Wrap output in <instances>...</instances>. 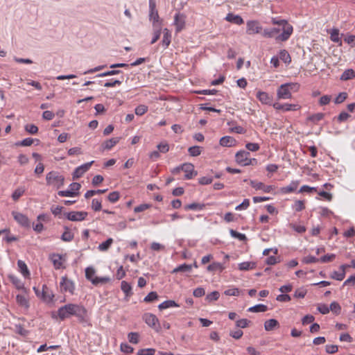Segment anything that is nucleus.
Segmentation results:
<instances>
[{
  "label": "nucleus",
  "instance_id": "obj_1",
  "mask_svg": "<svg viewBox=\"0 0 355 355\" xmlns=\"http://www.w3.org/2000/svg\"><path fill=\"white\" fill-rule=\"evenodd\" d=\"M87 313V309L83 305L69 303L58 309V316L61 320L76 316L80 322H85Z\"/></svg>",
  "mask_w": 355,
  "mask_h": 355
},
{
  "label": "nucleus",
  "instance_id": "obj_2",
  "mask_svg": "<svg viewBox=\"0 0 355 355\" xmlns=\"http://www.w3.org/2000/svg\"><path fill=\"white\" fill-rule=\"evenodd\" d=\"M271 21L272 24L278 25L282 27V33L276 37V41L285 42L288 40L293 33V26L285 19L272 18Z\"/></svg>",
  "mask_w": 355,
  "mask_h": 355
},
{
  "label": "nucleus",
  "instance_id": "obj_3",
  "mask_svg": "<svg viewBox=\"0 0 355 355\" xmlns=\"http://www.w3.org/2000/svg\"><path fill=\"white\" fill-rule=\"evenodd\" d=\"M46 184L58 189L64 185V178L58 172L52 171L46 175Z\"/></svg>",
  "mask_w": 355,
  "mask_h": 355
},
{
  "label": "nucleus",
  "instance_id": "obj_4",
  "mask_svg": "<svg viewBox=\"0 0 355 355\" xmlns=\"http://www.w3.org/2000/svg\"><path fill=\"white\" fill-rule=\"evenodd\" d=\"M297 83H288L281 85L277 90V98L281 99H289L292 97L291 90L297 88Z\"/></svg>",
  "mask_w": 355,
  "mask_h": 355
},
{
  "label": "nucleus",
  "instance_id": "obj_5",
  "mask_svg": "<svg viewBox=\"0 0 355 355\" xmlns=\"http://www.w3.org/2000/svg\"><path fill=\"white\" fill-rule=\"evenodd\" d=\"M149 20L152 21L153 27L162 26V20L159 16L154 0H149Z\"/></svg>",
  "mask_w": 355,
  "mask_h": 355
},
{
  "label": "nucleus",
  "instance_id": "obj_6",
  "mask_svg": "<svg viewBox=\"0 0 355 355\" xmlns=\"http://www.w3.org/2000/svg\"><path fill=\"white\" fill-rule=\"evenodd\" d=\"M250 153L246 150H239L235 155L236 162L241 166H249L252 165L253 162H257V159L254 158L251 159L250 157Z\"/></svg>",
  "mask_w": 355,
  "mask_h": 355
},
{
  "label": "nucleus",
  "instance_id": "obj_7",
  "mask_svg": "<svg viewBox=\"0 0 355 355\" xmlns=\"http://www.w3.org/2000/svg\"><path fill=\"white\" fill-rule=\"evenodd\" d=\"M143 320L147 325L153 329L155 331H161V325L157 316L150 313H146L142 316Z\"/></svg>",
  "mask_w": 355,
  "mask_h": 355
},
{
  "label": "nucleus",
  "instance_id": "obj_8",
  "mask_svg": "<svg viewBox=\"0 0 355 355\" xmlns=\"http://www.w3.org/2000/svg\"><path fill=\"white\" fill-rule=\"evenodd\" d=\"M60 286L62 292H69L70 294H73L74 293L75 284L73 282L65 276L61 278Z\"/></svg>",
  "mask_w": 355,
  "mask_h": 355
},
{
  "label": "nucleus",
  "instance_id": "obj_9",
  "mask_svg": "<svg viewBox=\"0 0 355 355\" xmlns=\"http://www.w3.org/2000/svg\"><path fill=\"white\" fill-rule=\"evenodd\" d=\"M262 27L257 20H250L246 23V33L248 35H254L261 33Z\"/></svg>",
  "mask_w": 355,
  "mask_h": 355
},
{
  "label": "nucleus",
  "instance_id": "obj_10",
  "mask_svg": "<svg viewBox=\"0 0 355 355\" xmlns=\"http://www.w3.org/2000/svg\"><path fill=\"white\" fill-rule=\"evenodd\" d=\"M87 211H70L64 214L66 218L71 221H83L87 216Z\"/></svg>",
  "mask_w": 355,
  "mask_h": 355
},
{
  "label": "nucleus",
  "instance_id": "obj_11",
  "mask_svg": "<svg viewBox=\"0 0 355 355\" xmlns=\"http://www.w3.org/2000/svg\"><path fill=\"white\" fill-rule=\"evenodd\" d=\"M12 215L14 219L21 226L24 227H30L31 223H30L28 218L26 215H24L20 212H17V211H12Z\"/></svg>",
  "mask_w": 355,
  "mask_h": 355
},
{
  "label": "nucleus",
  "instance_id": "obj_12",
  "mask_svg": "<svg viewBox=\"0 0 355 355\" xmlns=\"http://www.w3.org/2000/svg\"><path fill=\"white\" fill-rule=\"evenodd\" d=\"M94 163V161H92L90 162H87V163H85L78 167H77L72 175H73V179H78L79 178H80L81 176L83 175V174L85 173H86L91 167V166L92 165V164Z\"/></svg>",
  "mask_w": 355,
  "mask_h": 355
},
{
  "label": "nucleus",
  "instance_id": "obj_13",
  "mask_svg": "<svg viewBox=\"0 0 355 355\" xmlns=\"http://www.w3.org/2000/svg\"><path fill=\"white\" fill-rule=\"evenodd\" d=\"M182 171L185 173L184 179L191 180L197 175L194 171V166L191 163H184L182 164Z\"/></svg>",
  "mask_w": 355,
  "mask_h": 355
},
{
  "label": "nucleus",
  "instance_id": "obj_14",
  "mask_svg": "<svg viewBox=\"0 0 355 355\" xmlns=\"http://www.w3.org/2000/svg\"><path fill=\"white\" fill-rule=\"evenodd\" d=\"M272 107L277 110H282L284 112H288L291 110H297L299 107L296 104H280L279 103H275L272 104Z\"/></svg>",
  "mask_w": 355,
  "mask_h": 355
},
{
  "label": "nucleus",
  "instance_id": "obj_15",
  "mask_svg": "<svg viewBox=\"0 0 355 355\" xmlns=\"http://www.w3.org/2000/svg\"><path fill=\"white\" fill-rule=\"evenodd\" d=\"M259 101L265 105H272V97L270 96L267 92L259 91L256 94Z\"/></svg>",
  "mask_w": 355,
  "mask_h": 355
},
{
  "label": "nucleus",
  "instance_id": "obj_16",
  "mask_svg": "<svg viewBox=\"0 0 355 355\" xmlns=\"http://www.w3.org/2000/svg\"><path fill=\"white\" fill-rule=\"evenodd\" d=\"M250 185L256 190H262L265 193H270L274 189L271 185H265L263 183L255 180H251Z\"/></svg>",
  "mask_w": 355,
  "mask_h": 355
},
{
  "label": "nucleus",
  "instance_id": "obj_17",
  "mask_svg": "<svg viewBox=\"0 0 355 355\" xmlns=\"http://www.w3.org/2000/svg\"><path fill=\"white\" fill-rule=\"evenodd\" d=\"M49 259L52 261L53 266L56 270H59L62 268L64 259L61 254L55 253L52 254L50 255Z\"/></svg>",
  "mask_w": 355,
  "mask_h": 355
},
{
  "label": "nucleus",
  "instance_id": "obj_18",
  "mask_svg": "<svg viewBox=\"0 0 355 355\" xmlns=\"http://www.w3.org/2000/svg\"><path fill=\"white\" fill-rule=\"evenodd\" d=\"M185 24L184 17L180 13H176L174 17V25L175 26L176 32L181 31Z\"/></svg>",
  "mask_w": 355,
  "mask_h": 355
},
{
  "label": "nucleus",
  "instance_id": "obj_19",
  "mask_svg": "<svg viewBox=\"0 0 355 355\" xmlns=\"http://www.w3.org/2000/svg\"><path fill=\"white\" fill-rule=\"evenodd\" d=\"M163 37L161 44L164 49H167L171 42V33L168 28H164L162 31Z\"/></svg>",
  "mask_w": 355,
  "mask_h": 355
},
{
  "label": "nucleus",
  "instance_id": "obj_20",
  "mask_svg": "<svg viewBox=\"0 0 355 355\" xmlns=\"http://www.w3.org/2000/svg\"><path fill=\"white\" fill-rule=\"evenodd\" d=\"M282 31L280 28H265L263 31L261 33L262 35L264 37L267 38H272L279 35V32Z\"/></svg>",
  "mask_w": 355,
  "mask_h": 355
},
{
  "label": "nucleus",
  "instance_id": "obj_21",
  "mask_svg": "<svg viewBox=\"0 0 355 355\" xmlns=\"http://www.w3.org/2000/svg\"><path fill=\"white\" fill-rule=\"evenodd\" d=\"M347 267H349V266L345 264L341 265L340 266V269L341 270V271H334L330 275L331 278L338 281H342L345 277V268Z\"/></svg>",
  "mask_w": 355,
  "mask_h": 355
},
{
  "label": "nucleus",
  "instance_id": "obj_22",
  "mask_svg": "<svg viewBox=\"0 0 355 355\" xmlns=\"http://www.w3.org/2000/svg\"><path fill=\"white\" fill-rule=\"evenodd\" d=\"M299 181L298 180H294L292 181L288 186L282 187L280 189V191L282 193H290L293 191H295L298 186H299Z\"/></svg>",
  "mask_w": 355,
  "mask_h": 355
},
{
  "label": "nucleus",
  "instance_id": "obj_23",
  "mask_svg": "<svg viewBox=\"0 0 355 355\" xmlns=\"http://www.w3.org/2000/svg\"><path fill=\"white\" fill-rule=\"evenodd\" d=\"M236 143V139L230 136H224L220 139V145L225 147L234 146Z\"/></svg>",
  "mask_w": 355,
  "mask_h": 355
},
{
  "label": "nucleus",
  "instance_id": "obj_24",
  "mask_svg": "<svg viewBox=\"0 0 355 355\" xmlns=\"http://www.w3.org/2000/svg\"><path fill=\"white\" fill-rule=\"evenodd\" d=\"M225 20L237 25H241L244 22L243 18L241 16L234 15L232 13H228L225 17Z\"/></svg>",
  "mask_w": 355,
  "mask_h": 355
},
{
  "label": "nucleus",
  "instance_id": "obj_25",
  "mask_svg": "<svg viewBox=\"0 0 355 355\" xmlns=\"http://www.w3.org/2000/svg\"><path fill=\"white\" fill-rule=\"evenodd\" d=\"M279 324L278 321L275 319H270L265 322L264 328L266 331H272L275 328L279 327Z\"/></svg>",
  "mask_w": 355,
  "mask_h": 355
},
{
  "label": "nucleus",
  "instance_id": "obj_26",
  "mask_svg": "<svg viewBox=\"0 0 355 355\" xmlns=\"http://www.w3.org/2000/svg\"><path fill=\"white\" fill-rule=\"evenodd\" d=\"M192 269V265L191 264H187L183 263L182 265L178 266V267L175 268L172 273H178V272H190Z\"/></svg>",
  "mask_w": 355,
  "mask_h": 355
},
{
  "label": "nucleus",
  "instance_id": "obj_27",
  "mask_svg": "<svg viewBox=\"0 0 355 355\" xmlns=\"http://www.w3.org/2000/svg\"><path fill=\"white\" fill-rule=\"evenodd\" d=\"M329 33L331 40L334 42L338 43L339 46H342V41L339 36V30L337 28H332Z\"/></svg>",
  "mask_w": 355,
  "mask_h": 355
},
{
  "label": "nucleus",
  "instance_id": "obj_28",
  "mask_svg": "<svg viewBox=\"0 0 355 355\" xmlns=\"http://www.w3.org/2000/svg\"><path fill=\"white\" fill-rule=\"evenodd\" d=\"M74 234L69 227H64V232L61 236V239L65 242H70L73 239Z\"/></svg>",
  "mask_w": 355,
  "mask_h": 355
},
{
  "label": "nucleus",
  "instance_id": "obj_29",
  "mask_svg": "<svg viewBox=\"0 0 355 355\" xmlns=\"http://www.w3.org/2000/svg\"><path fill=\"white\" fill-rule=\"evenodd\" d=\"M121 288L125 293L126 297H129L133 294L131 285L125 281L121 282Z\"/></svg>",
  "mask_w": 355,
  "mask_h": 355
},
{
  "label": "nucleus",
  "instance_id": "obj_30",
  "mask_svg": "<svg viewBox=\"0 0 355 355\" xmlns=\"http://www.w3.org/2000/svg\"><path fill=\"white\" fill-rule=\"evenodd\" d=\"M119 141V137L112 138L105 141L102 146L104 150H110L113 146H114Z\"/></svg>",
  "mask_w": 355,
  "mask_h": 355
},
{
  "label": "nucleus",
  "instance_id": "obj_31",
  "mask_svg": "<svg viewBox=\"0 0 355 355\" xmlns=\"http://www.w3.org/2000/svg\"><path fill=\"white\" fill-rule=\"evenodd\" d=\"M180 306L174 300H166L159 304L158 309L159 310L166 309L171 307H179Z\"/></svg>",
  "mask_w": 355,
  "mask_h": 355
},
{
  "label": "nucleus",
  "instance_id": "obj_32",
  "mask_svg": "<svg viewBox=\"0 0 355 355\" xmlns=\"http://www.w3.org/2000/svg\"><path fill=\"white\" fill-rule=\"evenodd\" d=\"M8 278L17 289L20 290L24 288L23 282L14 275H10Z\"/></svg>",
  "mask_w": 355,
  "mask_h": 355
},
{
  "label": "nucleus",
  "instance_id": "obj_33",
  "mask_svg": "<svg viewBox=\"0 0 355 355\" xmlns=\"http://www.w3.org/2000/svg\"><path fill=\"white\" fill-rule=\"evenodd\" d=\"M16 300L19 306H23L25 309H28L29 302L26 296L22 295H17L16 297Z\"/></svg>",
  "mask_w": 355,
  "mask_h": 355
},
{
  "label": "nucleus",
  "instance_id": "obj_34",
  "mask_svg": "<svg viewBox=\"0 0 355 355\" xmlns=\"http://www.w3.org/2000/svg\"><path fill=\"white\" fill-rule=\"evenodd\" d=\"M355 77V71L352 69H346L341 75L340 80H348Z\"/></svg>",
  "mask_w": 355,
  "mask_h": 355
},
{
  "label": "nucleus",
  "instance_id": "obj_35",
  "mask_svg": "<svg viewBox=\"0 0 355 355\" xmlns=\"http://www.w3.org/2000/svg\"><path fill=\"white\" fill-rule=\"evenodd\" d=\"M268 310V306L264 304H257L251 306L248 309V311L252 313L265 312Z\"/></svg>",
  "mask_w": 355,
  "mask_h": 355
},
{
  "label": "nucleus",
  "instance_id": "obj_36",
  "mask_svg": "<svg viewBox=\"0 0 355 355\" xmlns=\"http://www.w3.org/2000/svg\"><path fill=\"white\" fill-rule=\"evenodd\" d=\"M113 241L112 238L107 239L105 242H103L98 246V250L101 252L107 251L113 243Z\"/></svg>",
  "mask_w": 355,
  "mask_h": 355
},
{
  "label": "nucleus",
  "instance_id": "obj_37",
  "mask_svg": "<svg viewBox=\"0 0 355 355\" xmlns=\"http://www.w3.org/2000/svg\"><path fill=\"white\" fill-rule=\"evenodd\" d=\"M17 266L19 267V271L21 272V274L24 277H27L29 275L30 273H29L28 267L24 261H23L21 260H18Z\"/></svg>",
  "mask_w": 355,
  "mask_h": 355
},
{
  "label": "nucleus",
  "instance_id": "obj_38",
  "mask_svg": "<svg viewBox=\"0 0 355 355\" xmlns=\"http://www.w3.org/2000/svg\"><path fill=\"white\" fill-rule=\"evenodd\" d=\"M153 28V37L150 41V44H155L160 37L162 33V26H155Z\"/></svg>",
  "mask_w": 355,
  "mask_h": 355
},
{
  "label": "nucleus",
  "instance_id": "obj_39",
  "mask_svg": "<svg viewBox=\"0 0 355 355\" xmlns=\"http://www.w3.org/2000/svg\"><path fill=\"white\" fill-rule=\"evenodd\" d=\"M279 58L285 63L290 64L291 62V58L290 54L286 50H282L279 52Z\"/></svg>",
  "mask_w": 355,
  "mask_h": 355
},
{
  "label": "nucleus",
  "instance_id": "obj_40",
  "mask_svg": "<svg viewBox=\"0 0 355 355\" xmlns=\"http://www.w3.org/2000/svg\"><path fill=\"white\" fill-rule=\"evenodd\" d=\"M324 117V114L319 112V113H316V114L310 115L307 118V120L313 122V123H317L318 121L323 119Z\"/></svg>",
  "mask_w": 355,
  "mask_h": 355
},
{
  "label": "nucleus",
  "instance_id": "obj_41",
  "mask_svg": "<svg viewBox=\"0 0 355 355\" xmlns=\"http://www.w3.org/2000/svg\"><path fill=\"white\" fill-rule=\"evenodd\" d=\"M204 207H205L204 204L193 202V203L187 205L184 207V209L185 210H202L204 209Z\"/></svg>",
  "mask_w": 355,
  "mask_h": 355
},
{
  "label": "nucleus",
  "instance_id": "obj_42",
  "mask_svg": "<svg viewBox=\"0 0 355 355\" xmlns=\"http://www.w3.org/2000/svg\"><path fill=\"white\" fill-rule=\"evenodd\" d=\"M255 263L253 262L245 261L239 264V269L240 270H248L254 268Z\"/></svg>",
  "mask_w": 355,
  "mask_h": 355
},
{
  "label": "nucleus",
  "instance_id": "obj_43",
  "mask_svg": "<svg viewBox=\"0 0 355 355\" xmlns=\"http://www.w3.org/2000/svg\"><path fill=\"white\" fill-rule=\"evenodd\" d=\"M224 269V266L222 263L218 262H214L207 266V270L209 271H222Z\"/></svg>",
  "mask_w": 355,
  "mask_h": 355
},
{
  "label": "nucleus",
  "instance_id": "obj_44",
  "mask_svg": "<svg viewBox=\"0 0 355 355\" xmlns=\"http://www.w3.org/2000/svg\"><path fill=\"white\" fill-rule=\"evenodd\" d=\"M128 339L132 344H137L139 341V334L137 332H130L128 334Z\"/></svg>",
  "mask_w": 355,
  "mask_h": 355
},
{
  "label": "nucleus",
  "instance_id": "obj_45",
  "mask_svg": "<svg viewBox=\"0 0 355 355\" xmlns=\"http://www.w3.org/2000/svg\"><path fill=\"white\" fill-rule=\"evenodd\" d=\"M292 208L295 211H301L305 209L304 202L300 200H296L292 205Z\"/></svg>",
  "mask_w": 355,
  "mask_h": 355
},
{
  "label": "nucleus",
  "instance_id": "obj_46",
  "mask_svg": "<svg viewBox=\"0 0 355 355\" xmlns=\"http://www.w3.org/2000/svg\"><path fill=\"white\" fill-rule=\"evenodd\" d=\"M25 189L22 187H19L14 191L12 194V198L13 200L17 201L19 198L24 193Z\"/></svg>",
  "mask_w": 355,
  "mask_h": 355
},
{
  "label": "nucleus",
  "instance_id": "obj_47",
  "mask_svg": "<svg viewBox=\"0 0 355 355\" xmlns=\"http://www.w3.org/2000/svg\"><path fill=\"white\" fill-rule=\"evenodd\" d=\"M158 295L156 292L152 291L149 293L144 299L146 302H153L158 299Z\"/></svg>",
  "mask_w": 355,
  "mask_h": 355
},
{
  "label": "nucleus",
  "instance_id": "obj_48",
  "mask_svg": "<svg viewBox=\"0 0 355 355\" xmlns=\"http://www.w3.org/2000/svg\"><path fill=\"white\" fill-rule=\"evenodd\" d=\"M95 270L92 267H88L85 269V277L92 283V279H94Z\"/></svg>",
  "mask_w": 355,
  "mask_h": 355
},
{
  "label": "nucleus",
  "instance_id": "obj_49",
  "mask_svg": "<svg viewBox=\"0 0 355 355\" xmlns=\"http://www.w3.org/2000/svg\"><path fill=\"white\" fill-rule=\"evenodd\" d=\"M230 233L232 237L236 238L239 241H243L247 239L246 236L244 234H241V233L238 232L234 230H230Z\"/></svg>",
  "mask_w": 355,
  "mask_h": 355
},
{
  "label": "nucleus",
  "instance_id": "obj_50",
  "mask_svg": "<svg viewBox=\"0 0 355 355\" xmlns=\"http://www.w3.org/2000/svg\"><path fill=\"white\" fill-rule=\"evenodd\" d=\"M189 153L191 156L196 157L200 155L201 150L199 146H194L189 148L188 149Z\"/></svg>",
  "mask_w": 355,
  "mask_h": 355
},
{
  "label": "nucleus",
  "instance_id": "obj_51",
  "mask_svg": "<svg viewBox=\"0 0 355 355\" xmlns=\"http://www.w3.org/2000/svg\"><path fill=\"white\" fill-rule=\"evenodd\" d=\"M331 311L332 312H334V313L338 315L340 314V311H341V306H340V304L336 302H332L331 304H330V306H329V311Z\"/></svg>",
  "mask_w": 355,
  "mask_h": 355
},
{
  "label": "nucleus",
  "instance_id": "obj_52",
  "mask_svg": "<svg viewBox=\"0 0 355 355\" xmlns=\"http://www.w3.org/2000/svg\"><path fill=\"white\" fill-rule=\"evenodd\" d=\"M155 349L154 348H147V349H141L137 352V355H155Z\"/></svg>",
  "mask_w": 355,
  "mask_h": 355
},
{
  "label": "nucleus",
  "instance_id": "obj_53",
  "mask_svg": "<svg viewBox=\"0 0 355 355\" xmlns=\"http://www.w3.org/2000/svg\"><path fill=\"white\" fill-rule=\"evenodd\" d=\"M26 132L31 135H35L38 132V128L34 124H26L24 127Z\"/></svg>",
  "mask_w": 355,
  "mask_h": 355
},
{
  "label": "nucleus",
  "instance_id": "obj_54",
  "mask_svg": "<svg viewBox=\"0 0 355 355\" xmlns=\"http://www.w3.org/2000/svg\"><path fill=\"white\" fill-rule=\"evenodd\" d=\"M335 258H336L335 254H327L326 255L321 257L319 259H320V261L322 263H328V262L333 261Z\"/></svg>",
  "mask_w": 355,
  "mask_h": 355
},
{
  "label": "nucleus",
  "instance_id": "obj_55",
  "mask_svg": "<svg viewBox=\"0 0 355 355\" xmlns=\"http://www.w3.org/2000/svg\"><path fill=\"white\" fill-rule=\"evenodd\" d=\"M110 281V278L108 277H95L94 279H92V284L97 285L98 284H105Z\"/></svg>",
  "mask_w": 355,
  "mask_h": 355
},
{
  "label": "nucleus",
  "instance_id": "obj_56",
  "mask_svg": "<svg viewBox=\"0 0 355 355\" xmlns=\"http://www.w3.org/2000/svg\"><path fill=\"white\" fill-rule=\"evenodd\" d=\"M58 194L62 197H74L77 196L79 193H73V191H71L69 189L65 191H59Z\"/></svg>",
  "mask_w": 355,
  "mask_h": 355
},
{
  "label": "nucleus",
  "instance_id": "obj_57",
  "mask_svg": "<svg viewBox=\"0 0 355 355\" xmlns=\"http://www.w3.org/2000/svg\"><path fill=\"white\" fill-rule=\"evenodd\" d=\"M289 225L293 230H295L297 233L302 234L306 232V227L304 225H297L295 223H291Z\"/></svg>",
  "mask_w": 355,
  "mask_h": 355
},
{
  "label": "nucleus",
  "instance_id": "obj_58",
  "mask_svg": "<svg viewBox=\"0 0 355 355\" xmlns=\"http://www.w3.org/2000/svg\"><path fill=\"white\" fill-rule=\"evenodd\" d=\"M135 114L138 116H142L148 111V107L145 105H140L135 108Z\"/></svg>",
  "mask_w": 355,
  "mask_h": 355
},
{
  "label": "nucleus",
  "instance_id": "obj_59",
  "mask_svg": "<svg viewBox=\"0 0 355 355\" xmlns=\"http://www.w3.org/2000/svg\"><path fill=\"white\" fill-rule=\"evenodd\" d=\"M245 148L249 151L257 152L259 150L260 146L257 143H247L245 144Z\"/></svg>",
  "mask_w": 355,
  "mask_h": 355
},
{
  "label": "nucleus",
  "instance_id": "obj_60",
  "mask_svg": "<svg viewBox=\"0 0 355 355\" xmlns=\"http://www.w3.org/2000/svg\"><path fill=\"white\" fill-rule=\"evenodd\" d=\"M121 352L126 354H131L134 352V348L127 343H121L120 345Z\"/></svg>",
  "mask_w": 355,
  "mask_h": 355
},
{
  "label": "nucleus",
  "instance_id": "obj_61",
  "mask_svg": "<svg viewBox=\"0 0 355 355\" xmlns=\"http://www.w3.org/2000/svg\"><path fill=\"white\" fill-rule=\"evenodd\" d=\"M159 153H166L169 150V146L166 142H161L157 146Z\"/></svg>",
  "mask_w": 355,
  "mask_h": 355
},
{
  "label": "nucleus",
  "instance_id": "obj_62",
  "mask_svg": "<svg viewBox=\"0 0 355 355\" xmlns=\"http://www.w3.org/2000/svg\"><path fill=\"white\" fill-rule=\"evenodd\" d=\"M220 297V293L218 291H213L206 296V300L212 302L217 300Z\"/></svg>",
  "mask_w": 355,
  "mask_h": 355
},
{
  "label": "nucleus",
  "instance_id": "obj_63",
  "mask_svg": "<svg viewBox=\"0 0 355 355\" xmlns=\"http://www.w3.org/2000/svg\"><path fill=\"white\" fill-rule=\"evenodd\" d=\"M240 293L237 288H231L224 291V294L227 296H238Z\"/></svg>",
  "mask_w": 355,
  "mask_h": 355
},
{
  "label": "nucleus",
  "instance_id": "obj_64",
  "mask_svg": "<svg viewBox=\"0 0 355 355\" xmlns=\"http://www.w3.org/2000/svg\"><path fill=\"white\" fill-rule=\"evenodd\" d=\"M119 196L120 195L118 191H113L108 195L107 199L110 202L114 203L118 201V200L119 199Z\"/></svg>",
  "mask_w": 355,
  "mask_h": 355
}]
</instances>
